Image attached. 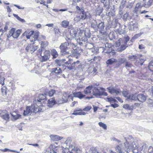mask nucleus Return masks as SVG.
Instances as JSON below:
<instances>
[{"mask_svg":"<svg viewBox=\"0 0 153 153\" xmlns=\"http://www.w3.org/2000/svg\"><path fill=\"white\" fill-rule=\"evenodd\" d=\"M39 35V31L27 30L25 31L22 36H25L27 39H30L31 42L32 44H34L35 42L37 40Z\"/></svg>","mask_w":153,"mask_h":153,"instance_id":"nucleus-1","label":"nucleus"},{"mask_svg":"<svg viewBox=\"0 0 153 153\" xmlns=\"http://www.w3.org/2000/svg\"><path fill=\"white\" fill-rule=\"evenodd\" d=\"M34 102L33 104L30 106H27L25 110H24L23 115L31 114L32 112L36 114L42 111V109Z\"/></svg>","mask_w":153,"mask_h":153,"instance_id":"nucleus-2","label":"nucleus"},{"mask_svg":"<svg viewBox=\"0 0 153 153\" xmlns=\"http://www.w3.org/2000/svg\"><path fill=\"white\" fill-rule=\"evenodd\" d=\"M105 91V89L103 88L93 86V96L94 95L96 97L102 95L106 96L108 95V94Z\"/></svg>","mask_w":153,"mask_h":153,"instance_id":"nucleus-3","label":"nucleus"},{"mask_svg":"<svg viewBox=\"0 0 153 153\" xmlns=\"http://www.w3.org/2000/svg\"><path fill=\"white\" fill-rule=\"evenodd\" d=\"M73 60L72 59L69 58L68 60L65 63L66 66L64 65H62V67L64 68V69H66V67L70 70L74 69L76 66V65L80 64V61L77 60L76 62H73Z\"/></svg>","mask_w":153,"mask_h":153,"instance_id":"nucleus-4","label":"nucleus"},{"mask_svg":"<svg viewBox=\"0 0 153 153\" xmlns=\"http://www.w3.org/2000/svg\"><path fill=\"white\" fill-rule=\"evenodd\" d=\"M51 56L50 52L49 50H45L41 54V57L39 60L41 62H46L49 59Z\"/></svg>","mask_w":153,"mask_h":153,"instance_id":"nucleus-5","label":"nucleus"},{"mask_svg":"<svg viewBox=\"0 0 153 153\" xmlns=\"http://www.w3.org/2000/svg\"><path fill=\"white\" fill-rule=\"evenodd\" d=\"M45 93L44 94H39L36 99L34 101L38 106H44V103H42V101L45 99L46 97Z\"/></svg>","mask_w":153,"mask_h":153,"instance_id":"nucleus-6","label":"nucleus"},{"mask_svg":"<svg viewBox=\"0 0 153 153\" xmlns=\"http://www.w3.org/2000/svg\"><path fill=\"white\" fill-rule=\"evenodd\" d=\"M108 92L111 94L118 95L121 93V90L120 88L114 87H109L107 88Z\"/></svg>","mask_w":153,"mask_h":153,"instance_id":"nucleus-7","label":"nucleus"},{"mask_svg":"<svg viewBox=\"0 0 153 153\" xmlns=\"http://www.w3.org/2000/svg\"><path fill=\"white\" fill-rule=\"evenodd\" d=\"M93 86L92 85H89L87 87L84 91V93L86 95H89L91 96V97H87L86 98L87 99H90L93 98Z\"/></svg>","mask_w":153,"mask_h":153,"instance_id":"nucleus-8","label":"nucleus"},{"mask_svg":"<svg viewBox=\"0 0 153 153\" xmlns=\"http://www.w3.org/2000/svg\"><path fill=\"white\" fill-rule=\"evenodd\" d=\"M69 45V43L68 42H65L62 43L59 46V48L61 50V52L63 54H66L68 53L67 51L68 49V46Z\"/></svg>","mask_w":153,"mask_h":153,"instance_id":"nucleus-9","label":"nucleus"},{"mask_svg":"<svg viewBox=\"0 0 153 153\" xmlns=\"http://www.w3.org/2000/svg\"><path fill=\"white\" fill-rule=\"evenodd\" d=\"M77 13L79 14V15L76 16L74 18V20L77 21H79L81 19H85L87 17L86 13L83 9L81 11L80 13L77 12Z\"/></svg>","mask_w":153,"mask_h":153,"instance_id":"nucleus-10","label":"nucleus"},{"mask_svg":"<svg viewBox=\"0 0 153 153\" xmlns=\"http://www.w3.org/2000/svg\"><path fill=\"white\" fill-rule=\"evenodd\" d=\"M68 31H69L70 34L71 39L75 38L77 32L76 30L72 26H70L68 28Z\"/></svg>","mask_w":153,"mask_h":153,"instance_id":"nucleus-11","label":"nucleus"},{"mask_svg":"<svg viewBox=\"0 0 153 153\" xmlns=\"http://www.w3.org/2000/svg\"><path fill=\"white\" fill-rule=\"evenodd\" d=\"M37 47L33 45L28 44L26 48V51L28 52L33 53L35 51Z\"/></svg>","mask_w":153,"mask_h":153,"instance_id":"nucleus-12","label":"nucleus"},{"mask_svg":"<svg viewBox=\"0 0 153 153\" xmlns=\"http://www.w3.org/2000/svg\"><path fill=\"white\" fill-rule=\"evenodd\" d=\"M73 94L74 97L78 98L80 99H82L85 96V95L83 94L81 91L75 92L73 93Z\"/></svg>","mask_w":153,"mask_h":153,"instance_id":"nucleus-13","label":"nucleus"},{"mask_svg":"<svg viewBox=\"0 0 153 153\" xmlns=\"http://www.w3.org/2000/svg\"><path fill=\"white\" fill-rule=\"evenodd\" d=\"M35 1L37 3L43 4L44 5L46 6L48 8V5L46 3L49 4L51 3L50 0H35Z\"/></svg>","mask_w":153,"mask_h":153,"instance_id":"nucleus-14","label":"nucleus"},{"mask_svg":"<svg viewBox=\"0 0 153 153\" xmlns=\"http://www.w3.org/2000/svg\"><path fill=\"white\" fill-rule=\"evenodd\" d=\"M56 103L55 98L53 97L48 100L47 104L48 106L51 107Z\"/></svg>","mask_w":153,"mask_h":153,"instance_id":"nucleus-15","label":"nucleus"},{"mask_svg":"<svg viewBox=\"0 0 153 153\" xmlns=\"http://www.w3.org/2000/svg\"><path fill=\"white\" fill-rule=\"evenodd\" d=\"M51 140L53 141H58L62 139L63 137L58 135L51 134L50 136Z\"/></svg>","mask_w":153,"mask_h":153,"instance_id":"nucleus-16","label":"nucleus"},{"mask_svg":"<svg viewBox=\"0 0 153 153\" xmlns=\"http://www.w3.org/2000/svg\"><path fill=\"white\" fill-rule=\"evenodd\" d=\"M137 98L139 101L143 102L146 100V97L143 94H140L137 95Z\"/></svg>","mask_w":153,"mask_h":153,"instance_id":"nucleus-17","label":"nucleus"},{"mask_svg":"<svg viewBox=\"0 0 153 153\" xmlns=\"http://www.w3.org/2000/svg\"><path fill=\"white\" fill-rule=\"evenodd\" d=\"M82 109L80 108L75 109L74 110V113L73 115H85V113H83Z\"/></svg>","mask_w":153,"mask_h":153,"instance_id":"nucleus-18","label":"nucleus"},{"mask_svg":"<svg viewBox=\"0 0 153 153\" xmlns=\"http://www.w3.org/2000/svg\"><path fill=\"white\" fill-rule=\"evenodd\" d=\"M62 72V71L60 68H55L52 69V73H54L56 75L60 74Z\"/></svg>","mask_w":153,"mask_h":153,"instance_id":"nucleus-19","label":"nucleus"},{"mask_svg":"<svg viewBox=\"0 0 153 153\" xmlns=\"http://www.w3.org/2000/svg\"><path fill=\"white\" fill-rule=\"evenodd\" d=\"M56 91L53 89L48 91L45 93L46 95H48L50 97L53 96L56 93Z\"/></svg>","mask_w":153,"mask_h":153,"instance_id":"nucleus-20","label":"nucleus"},{"mask_svg":"<svg viewBox=\"0 0 153 153\" xmlns=\"http://www.w3.org/2000/svg\"><path fill=\"white\" fill-rule=\"evenodd\" d=\"M123 95L125 97L128 98H130V94L128 91L126 89H124L122 92Z\"/></svg>","mask_w":153,"mask_h":153,"instance_id":"nucleus-21","label":"nucleus"},{"mask_svg":"<svg viewBox=\"0 0 153 153\" xmlns=\"http://www.w3.org/2000/svg\"><path fill=\"white\" fill-rule=\"evenodd\" d=\"M69 22L67 20H64L61 23V26L64 28H66L68 27L69 25Z\"/></svg>","mask_w":153,"mask_h":153,"instance_id":"nucleus-22","label":"nucleus"},{"mask_svg":"<svg viewBox=\"0 0 153 153\" xmlns=\"http://www.w3.org/2000/svg\"><path fill=\"white\" fill-rule=\"evenodd\" d=\"M21 33V30H18L16 31H14L13 33V38H17L20 34Z\"/></svg>","mask_w":153,"mask_h":153,"instance_id":"nucleus-23","label":"nucleus"},{"mask_svg":"<svg viewBox=\"0 0 153 153\" xmlns=\"http://www.w3.org/2000/svg\"><path fill=\"white\" fill-rule=\"evenodd\" d=\"M97 27H98V28L99 29L100 31H103L105 27V25L104 23L102 22H101L99 24Z\"/></svg>","mask_w":153,"mask_h":153,"instance_id":"nucleus-24","label":"nucleus"},{"mask_svg":"<svg viewBox=\"0 0 153 153\" xmlns=\"http://www.w3.org/2000/svg\"><path fill=\"white\" fill-rule=\"evenodd\" d=\"M116 151L117 153H123L120 147L119 146H117L116 148ZM110 153H117L115 152H113L112 150L110 151Z\"/></svg>","mask_w":153,"mask_h":153,"instance_id":"nucleus-25","label":"nucleus"},{"mask_svg":"<svg viewBox=\"0 0 153 153\" xmlns=\"http://www.w3.org/2000/svg\"><path fill=\"white\" fill-rule=\"evenodd\" d=\"M92 107L91 106H88L82 109L83 113H85V115L86 114H88V112L91 109Z\"/></svg>","mask_w":153,"mask_h":153,"instance_id":"nucleus-26","label":"nucleus"},{"mask_svg":"<svg viewBox=\"0 0 153 153\" xmlns=\"http://www.w3.org/2000/svg\"><path fill=\"white\" fill-rule=\"evenodd\" d=\"M123 107L124 108L131 110H133L134 108V106H130L128 104L124 105Z\"/></svg>","mask_w":153,"mask_h":153,"instance_id":"nucleus-27","label":"nucleus"},{"mask_svg":"<svg viewBox=\"0 0 153 153\" xmlns=\"http://www.w3.org/2000/svg\"><path fill=\"white\" fill-rule=\"evenodd\" d=\"M7 88L5 86L2 87L1 89V92L3 95H6L7 94Z\"/></svg>","mask_w":153,"mask_h":153,"instance_id":"nucleus-28","label":"nucleus"},{"mask_svg":"<svg viewBox=\"0 0 153 153\" xmlns=\"http://www.w3.org/2000/svg\"><path fill=\"white\" fill-rule=\"evenodd\" d=\"M15 30V28H12L9 31L7 35L8 38H9L12 36L13 37V32Z\"/></svg>","mask_w":153,"mask_h":153,"instance_id":"nucleus-29","label":"nucleus"},{"mask_svg":"<svg viewBox=\"0 0 153 153\" xmlns=\"http://www.w3.org/2000/svg\"><path fill=\"white\" fill-rule=\"evenodd\" d=\"M51 55L53 58H56L58 55L57 52L55 49H53L51 51Z\"/></svg>","mask_w":153,"mask_h":153,"instance_id":"nucleus-30","label":"nucleus"},{"mask_svg":"<svg viewBox=\"0 0 153 153\" xmlns=\"http://www.w3.org/2000/svg\"><path fill=\"white\" fill-rule=\"evenodd\" d=\"M116 61L117 60L114 59H109L106 61V63L108 65H111Z\"/></svg>","mask_w":153,"mask_h":153,"instance_id":"nucleus-31","label":"nucleus"},{"mask_svg":"<svg viewBox=\"0 0 153 153\" xmlns=\"http://www.w3.org/2000/svg\"><path fill=\"white\" fill-rule=\"evenodd\" d=\"M48 45V43L47 42H42L41 44V48L44 49Z\"/></svg>","mask_w":153,"mask_h":153,"instance_id":"nucleus-32","label":"nucleus"},{"mask_svg":"<svg viewBox=\"0 0 153 153\" xmlns=\"http://www.w3.org/2000/svg\"><path fill=\"white\" fill-rule=\"evenodd\" d=\"M145 61L144 59L141 58L140 59L139 61H136V63L137 64L138 66H142Z\"/></svg>","mask_w":153,"mask_h":153,"instance_id":"nucleus-33","label":"nucleus"},{"mask_svg":"<svg viewBox=\"0 0 153 153\" xmlns=\"http://www.w3.org/2000/svg\"><path fill=\"white\" fill-rule=\"evenodd\" d=\"M148 68L150 71L153 72V61H152L149 63Z\"/></svg>","mask_w":153,"mask_h":153,"instance_id":"nucleus-34","label":"nucleus"},{"mask_svg":"<svg viewBox=\"0 0 153 153\" xmlns=\"http://www.w3.org/2000/svg\"><path fill=\"white\" fill-rule=\"evenodd\" d=\"M147 102L149 106L153 107V100L149 99L147 100Z\"/></svg>","mask_w":153,"mask_h":153,"instance_id":"nucleus-35","label":"nucleus"},{"mask_svg":"<svg viewBox=\"0 0 153 153\" xmlns=\"http://www.w3.org/2000/svg\"><path fill=\"white\" fill-rule=\"evenodd\" d=\"M21 115H11V119L13 121H15L21 117Z\"/></svg>","mask_w":153,"mask_h":153,"instance_id":"nucleus-36","label":"nucleus"},{"mask_svg":"<svg viewBox=\"0 0 153 153\" xmlns=\"http://www.w3.org/2000/svg\"><path fill=\"white\" fill-rule=\"evenodd\" d=\"M153 2V0H149L145 4L144 6L147 7H150Z\"/></svg>","mask_w":153,"mask_h":153,"instance_id":"nucleus-37","label":"nucleus"},{"mask_svg":"<svg viewBox=\"0 0 153 153\" xmlns=\"http://www.w3.org/2000/svg\"><path fill=\"white\" fill-rule=\"evenodd\" d=\"M108 100L111 104L117 102V101L116 100L112 97L108 98Z\"/></svg>","mask_w":153,"mask_h":153,"instance_id":"nucleus-38","label":"nucleus"},{"mask_svg":"<svg viewBox=\"0 0 153 153\" xmlns=\"http://www.w3.org/2000/svg\"><path fill=\"white\" fill-rule=\"evenodd\" d=\"M128 99H131L133 100H136L137 99V96L136 94H130V98H128Z\"/></svg>","mask_w":153,"mask_h":153,"instance_id":"nucleus-39","label":"nucleus"},{"mask_svg":"<svg viewBox=\"0 0 153 153\" xmlns=\"http://www.w3.org/2000/svg\"><path fill=\"white\" fill-rule=\"evenodd\" d=\"M98 124L100 127H102L104 129H106L107 126L105 124L101 122H99Z\"/></svg>","mask_w":153,"mask_h":153,"instance_id":"nucleus-40","label":"nucleus"},{"mask_svg":"<svg viewBox=\"0 0 153 153\" xmlns=\"http://www.w3.org/2000/svg\"><path fill=\"white\" fill-rule=\"evenodd\" d=\"M137 56L136 55H132L128 57V59L131 61H134L137 59Z\"/></svg>","mask_w":153,"mask_h":153,"instance_id":"nucleus-41","label":"nucleus"},{"mask_svg":"<svg viewBox=\"0 0 153 153\" xmlns=\"http://www.w3.org/2000/svg\"><path fill=\"white\" fill-rule=\"evenodd\" d=\"M9 115H1V118L6 121H8L9 120Z\"/></svg>","mask_w":153,"mask_h":153,"instance_id":"nucleus-42","label":"nucleus"},{"mask_svg":"<svg viewBox=\"0 0 153 153\" xmlns=\"http://www.w3.org/2000/svg\"><path fill=\"white\" fill-rule=\"evenodd\" d=\"M141 7H142L141 6L140 3H137L136 4L135 10L136 12H137L139 8H141Z\"/></svg>","mask_w":153,"mask_h":153,"instance_id":"nucleus-43","label":"nucleus"},{"mask_svg":"<svg viewBox=\"0 0 153 153\" xmlns=\"http://www.w3.org/2000/svg\"><path fill=\"white\" fill-rule=\"evenodd\" d=\"M4 78H2L0 76V84H1L2 85H4Z\"/></svg>","mask_w":153,"mask_h":153,"instance_id":"nucleus-44","label":"nucleus"},{"mask_svg":"<svg viewBox=\"0 0 153 153\" xmlns=\"http://www.w3.org/2000/svg\"><path fill=\"white\" fill-rule=\"evenodd\" d=\"M133 66V65L132 64L128 62H126L125 65L126 67L128 68H131Z\"/></svg>","mask_w":153,"mask_h":153,"instance_id":"nucleus-45","label":"nucleus"},{"mask_svg":"<svg viewBox=\"0 0 153 153\" xmlns=\"http://www.w3.org/2000/svg\"><path fill=\"white\" fill-rule=\"evenodd\" d=\"M126 47L124 45H121L120 47V50L121 51H123L126 49Z\"/></svg>","mask_w":153,"mask_h":153,"instance_id":"nucleus-46","label":"nucleus"},{"mask_svg":"<svg viewBox=\"0 0 153 153\" xmlns=\"http://www.w3.org/2000/svg\"><path fill=\"white\" fill-rule=\"evenodd\" d=\"M111 106L114 108H116L117 107L119 106V105L117 103H115L114 104H111Z\"/></svg>","mask_w":153,"mask_h":153,"instance_id":"nucleus-47","label":"nucleus"},{"mask_svg":"<svg viewBox=\"0 0 153 153\" xmlns=\"http://www.w3.org/2000/svg\"><path fill=\"white\" fill-rule=\"evenodd\" d=\"M140 49H142L145 48V47L143 44L139 45L138 47Z\"/></svg>","mask_w":153,"mask_h":153,"instance_id":"nucleus-48","label":"nucleus"},{"mask_svg":"<svg viewBox=\"0 0 153 153\" xmlns=\"http://www.w3.org/2000/svg\"><path fill=\"white\" fill-rule=\"evenodd\" d=\"M54 30L56 33H59V32L60 33L59 30L58 28H54Z\"/></svg>","mask_w":153,"mask_h":153,"instance_id":"nucleus-49","label":"nucleus"},{"mask_svg":"<svg viewBox=\"0 0 153 153\" xmlns=\"http://www.w3.org/2000/svg\"><path fill=\"white\" fill-rule=\"evenodd\" d=\"M77 103V101H74V102H73L72 103H71V106H72V107H73Z\"/></svg>","mask_w":153,"mask_h":153,"instance_id":"nucleus-50","label":"nucleus"},{"mask_svg":"<svg viewBox=\"0 0 153 153\" xmlns=\"http://www.w3.org/2000/svg\"><path fill=\"white\" fill-rule=\"evenodd\" d=\"M7 9L8 12L10 13L11 11V10L9 6H7Z\"/></svg>","mask_w":153,"mask_h":153,"instance_id":"nucleus-51","label":"nucleus"},{"mask_svg":"<svg viewBox=\"0 0 153 153\" xmlns=\"http://www.w3.org/2000/svg\"><path fill=\"white\" fill-rule=\"evenodd\" d=\"M13 15L14 16L16 17L17 18V19H18V20H20V19H21L20 18V17L19 16L17 15H16L15 14H13Z\"/></svg>","mask_w":153,"mask_h":153,"instance_id":"nucleus-52","label":"nucleus"},{"mask_svg":"<svg viewBox=\"0 0 153 153\" xmlns=\"http://www.w3.org/2000/svg\"><path fill=\"white\" fill-rule=\"evenodd\" d=\"M148 151L150 153L153 152V148L152 147H149Z\"/></svg>","mask_w":153,"mask_h":153,"instance_id":"nucleus-53","label":"nucleus"},{"mask_svg":"<svg viewBox=\"0 0 153 153\" xmlns=\"http://www.w3.org/2000/svg\"><path fill=\"white\" fill-rule=\"evenodd\" d=\"M46 26L49 27H53V23L51 24H48L46 25Z\"/></svg>","mask_w":153,"mask_h":153,"instance_id":"nucleus-54","label":"nucleus"},{"mask_svg":"<svg viewBox=\"0 0 153 153\" xmlns=\"http://www.w3.org/2000/svg\"><path fill=\"white\" fill-rule=\"evenodd\" d=\"M0 150L1 151L3 152H6L8 151L9 149L7 148H5L4 149H1Z\"/></svg>","mask_w":153,"mask_h":153,"instance_id":"nucleus-55","label":"nucleus"},{"mask_svg":"<svg viewBox=\"0 0 153 153\" xmlns=\"http://www.w3.org/2000/svg\"><path fill=\"white\" fill-rule=\"evenodd\" d=\"M77 152L75 149H72L70 153H76Z\"/></svg>","mask_w":153,"mask_h":153,"instance_id":"nucleus-56","label":"nucleus"},{"mask_svg":"<svg viewBox=\"0 0 153 153\" xmlns=\"http://www.w3.org/2000/svg\"><path fill=\"white\" fill-rule=\"evenodd\" d=\"M98 107H97L94 106L93 109L94 112L96 111L98 109Z\"/></svg>","mask_w":153,"mask_h":153,"instance_id":"nucleus-57","label":"nucleus"},{"mask_svg":"<svg viewBox=\"0 0 153 153\" xmlns=\"http://www.w3.org/2000/svg\"><path fill=\"white\" fill-rule=\"evenodd\" d=\"M4 113H5V114L4 115H9L7 113V111H6V110H3L2 111Z\"/></svg>","mask_w":153,"mask_h":153,"instance_id":"nucleus-58","label":"nucleus"},{"mask_svg":"<svg viewBox=\"0 0 153 153\" xmlns=\"http://www.w3.org/2000/svg\"><path fill=\"white\" fill-rule=\"evenodd\" d=\"M8 29V27L7 25H5L4 28V32H6L7 31Z\"/></svg>","mask_w":153,"mask_h":153,"instance_id":"nucleus-59","label":"nucleus"},{"mask_svg":"<svg viewBox=\"0 0 153 153\" xmlns=\"http://www.w3.org/2000/svg\"><path fill=\"white\" fill-rule=\"evenodd\" d=\"M36 27L37 28H40L41 27V25L40 24H38L36 25Z\"/></svg>","mask_w":153,"mask_h":153,"instance_id":"nucleus-60","label":"nucleus"},{"mask_svg":"<svg viewBox=\"0 0 153 153\" xmlns=\"http://www.w3.org/2000/svg\"><path fill=\"white\" fill-rule=\"evenodd\" d=\"M68 10V9L67 8H65V9H60L59 10V11H66L67 10Z\"/></svg>","mask_w":153,"mask_h":153,"instance_id":"nucleus-61","label":"nucleus"},{"mask_svg":"<svg viewBox=\"0 0 153 153\" xmlns=\"http://www.w3.org/2000/svg\"><path fill=\"white\" fill-rule=\"evenodd\" d=\"M76 8L77 10H78V11H81V8L78 6H76Z\"/></svg>","mask_w":153,"mask_h":153,"instance_id":"nucleus-62","label":"nucleus"},{"mask_svg":"<svg viewBox=\"0 0 153 153\" xmlns=\"http://www.w3.org/2000/svg\"><path fill=\"white\" fill-rule=\"evenodd\" d=\"M135 73V71L134 70H131L129 71V74H131L132 73Z\"/></svg>","mask_w":153,"mask_h":153,"instance_id":"nucleus-63","label":"nucleus"},{"mask_svg":"<svg viewBox=\"0 0 153 153\" xmlns=\"http://www.w3.org/2000/svg\"><path fill=\"white\" fill-rule=\"evenodd\" d=\"M116 99L120 102L122 101L121 99L119 97H116Z\"/></svg>","mask_w":153,"mask_h":153,"instance_id":"nucleus-64","label":"nucleus"}]
</instances>
